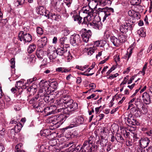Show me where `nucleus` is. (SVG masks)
<instances>
[{"instance_id":"1","label":"nucleus","mask_w":152,"mask_h":152,"mask_svg":"<svg viewBox=\"0 0 152 152\" xmlns=\"http://www.w3.org/2000/svg\"><path fill=\"white\" fill-rule=\"evenodd\" d=\"M92 137H90L88 140L85 141L82 147L79 145L72 151L73 152H92L93 150V140Z\"/></svg>"},{"instance_id":"2","label":"nucleus","mask_w":152,"mask_h":152,"mask_svg":"<svg viewBox=\"0 0 152 152\" xmlns=\"http://www.w3.org/2000/svg\"><path fill=\"white\" fill-rule=\"evenodd\" d=\"M78 108L77 103L74 102L73 100H70L68 102L66 107L64 109H60V111H62L64 114H71L74 113Z\"/></svg>"},{"instance_id":"3","label":"nucleus","mask_w":152,"mask_h":152,"mask_svg":"<svg viewBox=\"0 0 152 152\" xmlns=\"http://www.w3.org/2000/svg\"><path fill=\"white\" fill-rule=\"evenodd\" d=\"M44 83L45 85L42 86H44L45 85H48L49 87H46L47 90L48 92L49 93H50L51 92H53L55 89L56 88L58 85L57 82L55 81L51 82L50 80H49L48 81H41L40 84H42Z\"/></svg>"},{"instance_id":"4","label":"nucleus","mask_w":152,"mask_h":152,"mask_svg":"<svg viewBox=\"0 0 152 152\" xmlns=\"http://www.w3.org/2000/svg\"><path fill=\"white\" fill-rule=\"evenodd\" d=\"M72 124L66 127V129L71 128L73 127L77 126L83 123L84 119L83 117L81 116L75 117H72L70 118Z\"/></svg>"},{"instance_id":"5","label":"nucleus","mask_w":152,"mask_h":152,"mask_svg":"<svg viewBox=\"0 0 152 152\" xmlns=\"http://www.w3.org/2000/svg\"><path fill=\"white\" fill-rule=\"evenodd\" d=\"M18 39L20 41H23L24 43L30 42L32 39L31 36L29 34H24L23 31H20L18 34Z\"/></svg>"},{"instance_id":"6","label":"nucleus","mask_w":152,"mask_h":152,"mask_svg":"<svg viewBox=\"0 0 152 152\" xmlns=\"http://www.w3.org/2000/svg\"><path fill=\"white\" fill-rule=\"evenodd\" d=\"M64 46H60V48H58L56 50L58 55L60 56H63L65 57H67L68 59L72 58V56L71 55L69 51H67V48H64Z\"/></svg>"},{"instance_id":"7","label":"nucleus","mask_w":152,"mask_h":152,"mask_svg":"<svg viewBox=\"0 0 152 152\" xmlns=\"http://www.w3.org/2000/svg\"><path fill=\"white\" fill-rule=\"evenodd\" d=\"M70 42L73 46H78L81 42L80 36L78 34L72 35L70 38Z\"/></svg>"},{"instance_id":"8","label":"nucleus","mask_w":152,"mask_h":152,"mask_svg":"<svg viewBox=\"0 0 152 152\" xmlns=\"http://www.w3.org/2000/svg\"><path fill=\"white\" fill-rule=\"evenodd\" d=\"M126 120H127V122L131 126H138L140 125L138 121L134 118L132 114L129 113L127 115V117L125 118Z\"/></svg>"},{"instance_id":"9","label":"nucleus","mask_w":152,"mask_h":152,"mask_svg":"<svg viewBox=\"0 0 152 152\" xmlns=\"http://www.w3.org/2000/svg\"><path fill=\"white\" fill-rule=\"evenodd\" d=\"M103 9H100L99 10V14L100 15L103 17V20L104 21L106 18L110 15V12H113L114 10L113 8L107 7V11H103Z\"/></svg>"},{"instance_id":"10","label":"nucleus","mask_w":152,"mask_h":152,"mask_svg":"<svg viewBox=\"0 0 152 152\" xmlns=\"http://www.w3.org/2000/svg\"><path fill=\"white\" fill-rule=\"evenodd\" d=\"M92 32L90 30H87L86 29L84 31L82 32L81 36L83 38V41L86 42H87L89 39L92 35Z\"/></svg>"},{"instance_id":"11","label":"nucleus","mask_w":152,"mask_h":152,"mask_svg":"<svg viewBox=\"0 0 152 152\" xmlns=\"http://www.w3.org/2000/svg\"><path fill=\"white\" fill-rule=\"evenodd\" d=\"M61 99V98L57 100L54 103V106H55L57 108H59L57 109V111L58 112H62V111H60L59 110L60 109H64V107H66V105L64 103V100Z\"/></svg>"},{"instance_id":"12","label":"nucleus","mask_w":152,"mask_h":152,"mask_svg":"<svg viewBox=\"0 0 152 152\" xmlns=\"http://www.w3.org/2000/svg\"><path fill=\"white\" fill-rule=\"evenodd\" d=\"M133 26L129 23L125 24L121 26L120 27V30L122 33L124 32L126 33L128 31H131L133 29Z\"/></svg>"},{"instance_id":"13","label":"nucleus","mask_w":152,"mask_h":152,"mask_svg":"<svg viewBox=\"0 0 152 152\" xmlns=\"http://www.w3.org/2000/svg\"><path fill=\"white\" fill-rule=\"evenodd\" d=\"M33 107L36 108L37 111L39 112L42 113L45 107L43 102L40 101L39 102H37V104H32Z\"/></svg>"},{"instance_id":"14","label":"nucleus","mask_w":152,"mask_h":152,"mask_svg":"<svg viewBox=\"0 0 152 152\" xmlns=\"http://www.w3.org/2000/svg\"><path fill=\"white\" fill-rule=\"evenodd\" d=\"M143 102L146 104H149L151 103L150 96L147 92L144 93L142 96Z\"/></svg>"},{"instance_id":"15","label":"nucleus","mask_w":152,"mask_h":152,"mask_svg":"<svg viewBox=\"0 0 152 152\" xmlns=\"http://www.w3.org/2000/svg\"><path fill=\"white\" fill-rule=\"evenodd\" d=\"M141 2V0H132L130 1L131 5L134 6V7L136 8L137 11H140V9L142 7L140 5Z\"/></svg>"},{"instance_id":"16","label":"nucleus","mask_w":152,"mask_h":152,"mask_svg":"<svg viewBox=\"0 0 152 152\" xmlns=\"http://www.w3.org/2000/svg\"><path fill=\"white\" fill-rule=\"evenodd\" d=\"M150 142V140L148 138L141 139L140 140V145L142 148H145L147 147Z\"/></svg>"},{"instance_id":"17","label":"nucleus","mask_w":152,"mask_h":152,"mask_svg":"<svg viewBox=\"0 0 152 152\" xmlns=\"http://www.w3.org/2000/svg\"><path fill=\"white\" fill-rule=\"evenodd\" d=\"M91 7H89L88 6H85L83 7L82 11L84 13L88 14V15H92L93 16L94 10H93V8L90 9Z\"/></svg>"},{"instance_id":"18","label":"nucleus","mask_w":152,"mask_h":152,"mask_svg":"<svg viewBox=\"0 0 152 152\" xmlns=\"http://www.w3.org/2000/svg\"><path fill=\"white\" fill-rule=\"evenodd\" d=\"M57 116V124H62L66 120V116L64 115H56Z\"/></svg>"},{"instance_id":"19","label":"nucleus","mask_w":152,"mask_h":152,"mask_svg":"<svg viewBox=\"0 0 152 152\" xmlns=\"http://www.w3.org/2000/svg\"><path fill=\"white\" fill-rule=\"evenodd\" d=\"M47 42V38L46 37H43L38 42V46L41 48H44L46 45Z\"/></svg>"},{"instance_id":"20","label":"nucleus","mask_w":152,"mask_h":152,"mask_svg":"<svg viewBox=\"0 0 152 152\" xmlns=\"http://www.w3.org/2000/svg\"><path fill=\"white\" fill-rule=\"evenodd\" d=\"M46 86H45V88L42 89H40L38 92V96L41 97H43L45 96H46L49 93L47 91Z\"/></svg>"},{"instance_id":"21","label":"nucleus","mask_w":152,"mask_h":152,"mask_svg":"<svg viewBox=\"0 0 152 152\" xmlns=\"http://www.w3.org/2000/svg\"><path fill=\"white\" fill-rule=\"evenodd\" d=\"M91 1H93L91 4H90L89 7H91L93 9L96 8L99 4L102 5V0H91Z\"/></svg>"},{"instance_id":"22","label":"nucleus","mask_w":152,"mask_h":152,"mask_svg":"<svg viewBox=\"0 0 152 152\" xmlns=\"http://www.w3.org/2000/svg\"><path fill=\"white\" fill-rule=\"evenodd\" d=\"M110 40L111 42L115 46L117 47L120 44L118 38L114 36H111L110 37Z\"/></svg>"},{"instance_id":"23","label":"nucleus","mask_w":152,"mask_h":152,"mask_svg":"<svg viewBox=\"0 0 152 152\" xmlns=\"http://www.w3.org/2000/svg\"><path fill=\"white\" fill-rule=\"evenodd\" d=\"M67 38L66 37H62L60 39V42L61 44L60 46L63 47L64 46V48H68L69 47V45L66 44Z\"/></svg>"},{"instance_id":"24","label":"nucleus","mask_w":152,"mask_h":152,"mask_svg":"<svg viewBox=\"0 0 152 152\" xmlns=\"http://www.w3.org/2000/svg\"><path fill=\"white\" fill-rule=\"evenodd\" d=\"M23 126V125L20 122L18 124H17L15 126L14 129H11V131L12 132H15L18 133L20 131Z\"/></svg>"},{"instance_id":"25","label":"nucleus","mask_w":152,"mask_h":152,"mask_svg":"<svg viewBox=\"0 0 152 152\" xmlns=\"http://www.w3.org/2000/svg\"><path fill=\"white\" fill-rule=\"evenodd\" d=\"M92 15H88L86 17H84L83 19V22L82 23V24H87L88 25H89V22L92 19Z\"/></svg>"},{"instance_id":"26","label":"nucleus","mask_w":152,"mask_h":152,"mask_svg":"<svg viewBox=\"0 0 152 152\" xmlns=\"http://www.w3.org/2000/svg\"><path fill=\"white\" fill-rule=\"evenodd\" d=\"M118 37L120 44L124 42L126 40V36L122 33H119L118 35Z\"/></svg>"},{"instance_id":"27","label":"nucleus","mask_w":152,"mask_h":152,"mask_svg":"<svg viewBox=\"0 0 152 152\" xmlns=\"http://www.w3.org/2000/svg\"><path fill=\"white\" fill-rule=\"evenodd\" d=\"M45 10L44 7L42 6L38 7L36 8V11L37 13L40 15H43Z\"/></svg>"},{"instance_id":"28","label":"nucleus","mask_w":152,"mask_h":152,"mask_svg":"<svg viewBox=\"0 0 152 152\" xmlns=\"http://www.w3.org/2000/svg\"><path fill=\"white\" fill-rule=\"evenodd\" d=\"M96 49L95 47L87 48L85 49V51H87L88 55L91 56L94 52L95 51Z\"/></svg>"},{"instance_id":"29","label":"nucleus","mask_w":152,"mask_h":152,"mask_svg":"<svg viewBox=\"0 0 152 152\" xmlns=\"http://www.w3.org/2000/svg\"><path fill=\"white\" fill-rule=\"evenodd\" d=\"M50 16V19L57 21H59L61 17L59 15L55 13H52Z\"/></svg>"},{"instance_id":"30","label":"nucleus","mask_w":152,"mask_h":152,"mask_svg":"<svg viewBox=\"0 0 152 152\" xmlns=\"http://www.w3.org/2000/svg\"><path fill=\"white\" fill-rule=\"evenodd\" d=\"M132 49L131 48H129L127 49V53L125 56H124V58L126 59L127 58V60L128 61L132 55Z\"/></svg>"},{"instance_id":"31","label":"nucleus","mask_w":152,"mask_h":152,"mask_svg":"<svg viewBox=\"0 0 152 152\" xmlns=\"http://www.w3.org/2000/svg\"><path fill=\"white\" fill-rule=\"evenodd\" d=\"M100 142V145L103 147L106 146L108 142V140L104 137L103 136H101Z\"/></svg>"},{"instance_id":"32","label":"nucleus","mask_w":152,"mask_h":152,"mask_svg":"<svg viewBox=\"0 0 152 152\" xmlns=\"http://www.w3.org/2000/svg\"><path fill=\"white\" fill-rule=\"evenodd\" d=\"M57 55L58 54L56 51L53 52H51L50 53L48 54V56L50 59L51 60L55 59Z\"/></svg>"},{"instance_id":"33","label":"nucleus","mask_w":152,"mask_h":152,"mask_svg":"<svg viewBox=\"0 0 152 152\" xmlns=\"http://www.w3.org/2000/svg\"><path fill=\"white\" fill-rule=\"evenodd\" d=\"M49 109V113H50V115L52 114H54L56 113L57 111L56 107L55 106L51 105L50 107H48Z\"/></svg>"},{"instance_id":"34","label":"nucleus","mask_w":152,"mask_h":152,"mask_svg":"<svg viewBox=\"0 0 152 152\" xmlns=\"http://www.w3.org/2000/svg\"><path fill=\"white\" fill-rule=\"evenodd\" d=\"M40 134L43 136L47 137L51 134L50 132L48 129H45L40 132Z\"/></svg>"},{"instance_id":"35","label":"nucleus","mask_w":152,"mask_h":152,"mask_svg":"<svg viewBox=\"0 0 152 152\" xmlns=\"http://www.w3.org/2000/svg\"><path fill=\"white\" fill-rule=\"evenodd\" d=\"M36 48V46L34 44H32L28 47L27 49L28 52L29 53H31L33 52Z\"/></svg>"},{"instance_id":"36","label":"nucleus","mask_w":152,"mask_h":152,"mask_svg":"<svg viewBox=\"0 0 152 152\" xmlns=\"http://www.w3.org/2000/svg\"><path fill=\"white\" fill-rule=\"evenodd\" d=\"M61 99L64 100V102L65 104L66 105L67 104L68 102H69L70 100H72V99H70V98L69 97V96L66 95H63V96H62L61 98Z\"/></svg>"},{"instance_id":"37","label":"nucleus","mask_w":152,"mask_h":152,"mask_svg":"<svg viewBox=\"0 0 152 152\" xmlns=\"http://www.w3.org/2000/svg\"><path fill=\"white\" fill-rule=\"evenodd\" d=\"M36 55L39 58L42 59L44 55V51L42 50H38L36 52Z\"/></svg>"},{"instance_id":"38","label":"nucleus","mask_w":152,"mask_h":152,"mask_svg":"<svg viewBox=\"0 0 152 152\" xmlns=\"http://www.w3.org/2000/svg\"><path fill=\"white\" fill-rule=\"evenodd\" d=\"M73 18L75 21H77L79 23H80L82 22L81 20L82 18L79 15H73Z\"/></svg>"},{"instance_id":"39","label":"nucleus","mask_w":152,"mask_h":152,"mask_svg":"<svg viewBox=\"0 0 152 152\" xmlns=\"http://www.w3.org/2000/svg\"><path fill=\"white\" fill-rule=\"evenodd\" d=\"M36 80L37 78L36 77H34L32 78H31L28 80L27 82L25 83V86H23V88H26V86H28L26 85H29L32 83L33 81H36Z\"/></svg>"},{"instance_id":"40","label":"nucleus","mask_w":152,"mask_h":152,"mask_svg":"<svg viewBox=\"0 0 152 152\" xmlns=\"http://www.w3.org/2000/svg\"><path fill=\"white\" fill-rule=\"evenodd\" d=\"M38 99L39 98L37 97V96L35 97V98H33L31 100L29 101V103L30 104H37V102H40L39 101V99Z\"/></svg>"},{"instance_id":"41","label":"nucleus","mask_w":152,"mask_h":152,"mask_svg":"<svg viewBox=\"0 0 152 152\" xmlns=\"http://www.w3.org/2000/svg\"><path fill=\"white\" fill-rule=\"evenodd\" d=\"M23 92L22 88L18 89V90L15 95V96L18 99L21 98V95Z\"/></svg>"},{"instance_id":"42","label":"nucleus","mask_w":152,"mask_h":152,"mask_svg":"<svg viewBox=\"0 0 152 152\" xmlns=\"http://www.w3.org/2000/svg\"><path fill=\"white\" fill-rule=\"evenodd\" d=\"M98 23V22H92L89 23V24L90 26H92L93 28L99 29V25Z\"/></svg>"},{"instance_id":"43","label":"nucleus","mask_w":152,"mask_h":152,"mask_svg":"<svg viewBox=\"0 0 152 152\" xmlns=\"http://www.w3.org/2000/svg\"><path fill=\"white\" fill-rule=\"evenodd\" d=\"M115 139L118 142V140L122 141V142L124 141V139L120 134H117L115 137Z\"/></svg>"},{"instance_id":"44","label":"nucleus","mask_w":152,"mask_h":152,"mask_svg":"<svg viewBox=\"0 0 152 152\" xmlns=\"http://www.w3.org/2000/svg\"><path fill=\"white\" fill-rule=\"evenodd\" d=\"M15 2V5L18 6L19 5H22L25 3V0H16Z\"/></svg>"},{"instance_id":"45","label":"nucleus","mask_w":152,"mask_h":152,"mask_svg":"<svg viewBox=\"0 0 152 152\" xmlns=\"http://www.w3.org/2000/svg\"><path fill=\"white\" fill-rule=\"evenodd\" d=\"M57 4L56 5V7L58 8V11H61V8L63 7V3L61 2L60 1H58L56 2Z\"/></svg>"},{"instance_id":"46","label":"nucleus","mask_w":152,"mask_h":152,"mask_svg":"<svg viewBox=\"0 0 152 152\" xmlns=\"http://www.w3.org/2000/svg\"><path fill=\"white\" fill-rule=\"evenodd\" d=\"M50 120L52 122L53 124H57V116L56 115H54L51 118H50Z\"/></svg>"},{"instance_id":"47","label":"nucleus","mask_w":152,"mask_h":152,"mask_svg":"<svg viewBox=\"0 0 152 152\" xmlns=\"http://www.w3.org/2000/svg\"><path fill=\"white\" fill-rule=\"evenodd\" d=\"M141 113L143 114H146L148 112V109L145 106L143 105L141 110Z\"/></svg>"},{"instance_id":"48","label":"nucleus","mask_w":152,"mask_h":152,"mask_svg":"<svg viewBox=\"0 0 152 152\" xmlns=\"http://www.w3.org/2000/svg\"><path fill=\"white\" fill-rule=\"evenodd\" d=\"M137 33L140 36L142 37H144L146 36L145 32L142 29L138 30Z\"/></svg>"},{"instance_id":"49","label":"nucleus","mask_w":152,"mask_h":152,"mask_svg":"<svg viewBox=\"0 0 152 152\" xmlns=\"http://www.w3.org/2000/svg\"><path fill=\"white\" fill-rule=\"evenodd\" d=\"M140 16L139 15V13L135 11V13L134 14L132 17L134 18V20L136 19L138 20L140 18Z\"/></svg>"},{"instance_id":"50","label":"nucleus","mask_w":152,"mask_h":152,"mask_svg":"<svg viewBox=\"0 0 152 152\" xmlns=\"http://www.w3.org/2000/svg\"><path fill=\"white\" fill-rule=\"evenodd\" d=\"M43 15H44L45 16L48 18L49 19L50 18V14H52L51 13H50L47 10H45L44 12Z\"/></svg>"},{"instance_id":"51","label":"nucleus","mask_w":152,"mask_h":152,"mask_svg":"<svg viewBox=\"0 0 152 152\" xmlns=\"http://www.w3.org/2000/svg\"><path fill=\"white\" fill-rule=\"evenodd\" d=\"M16 84V87L18 88V89H20L22 88V87L23 86V83L21 81H18L17 82Z\"/></svg>"},{"instance_id":"52","label":"nucleus","mask_w":152,"mask_h":152,"mask_svg":"<svg viewBox=\"0 0 152 152\" xmlns=\"http://www.w3.org/2000/svg\"><path fill=\"white\" fill-rule=\"evenodd\" d=\"M83 4L86 6L89 7L90 4H91L93 1H91V0H83Z\"/></svg>"},{"instance_id":"53","label":"nucleus","mask_w":152,"mask_h":152,"mask_svg":"<svg viewBox=\"0 0 152 152\" xmlns=\"http://www.w3.org/2000/svg\"><path fill=\"white\" fill-rule=\"evenodd\" d=\"M56 50H55V49L54 47L53 46H50L48 48V54L49 53H50L51 52H53L56 51Z\"/></svg>"},{"instance_id":"54","label":"nucleus","mask_w":152,"mask_h":152,"mask_svg":"<svg viewBox=\"0 0 152 152\" xmlns=\"http://www.w3.org/2000/svg\"><path fill=\"white\" fill-rule=\"evenodd\" d=\"M37 32L38 34L41 35L43 34V31L42 28L38 27L37 28Z\"/></svg>"},{"instance_id":"55","label":"nucleus","mask_w":152,"mask_h":152,"mask_svg":"<svg viewBox=\"0 0 152 152\" xmlns=\"http://www.w3.org/2000/svg\"><path fill=\"white\" fill-rule=\"evenodd\" d=\"M63 34L64 36H67L70 33V31L68 28H65L62 31Z\"/></svg>"},{"instance_id":"56","label":"nucleus","mask_w":152,"mask_h":152,"mask_svg":"<svg viewBox=\"0 0 152 152\" xmlns=\"http://www.w3.org/2000/svg\"><path fill=\"white\" fill-rule=\"evenodd\" d=\"M49 144L51 146H55L56 144V139H53L49 142Z\"/></svg>"},{"instance_id":"57","label":"nucleus","mask_w":152,"mask_h":152,"mask_svg":"<svg viewBox=\"0 0 152 152\" xmlns=\"http://www.w3.org/2000/svg\"><path fill=\"white\" fill-rule=\"evenodd\" d=\"M10 63L11 65V67L12 68L14 69L15 67V61L14 58H12L10 60Z\"/></svg>"},{"instance_id":"58","label":"nucleus","mask_w":152,"mask_h":152,"mask_svg":"<svg viewBox=\"0 0 152 152\" xmlns=\"http://www.w3.org/2000/svg\"><path fill=\"white\" fill-rule=\"evenodd\" d=\"M148 63L147 62L145 63V64L144 66L141 71H140L141 73H143V75H144L145 74V71L146 70L147 66Z\"/></svg>"},{"instance_id":"59","label":"nucleus","mask_w":152,"mask_h":152,"mask_svg":"<svg viewBox=\"0 0 152 152\" xmlns=\"http://www.w3.org/2000/svg\"><path fill=\"white\" fill-rule=\"evenodd\" d=\"M64 3L68 7H70L71 4L72 3V0H64Z\"/></svg>"},{"instance_id":"60","label":"nucleus","mask_w":152,"mask_h":152,"mask_svg":"<svg viewBox=\"0 0 152 152\" xmlns=\"http://www.w3.org/2000/svg\"><path fill=\"white\" fill-rule=\"evenodd\" d=\"M22 145L21 143H19L15 147V149L16 150V152L17 151H20V150H21Z\"/></svg>"},{"instance_id":"61","label":"nucleus","mask_w":152,"mask_h":152,"mask_svg":"<svg viewBox=\"0 0 152 152\" xmlns=\"http://www.w3.org/2000/svg\"><path fill=\"white\" fill-rule=\"evenodd\" d=\"M135 104L136 105L137 108L139 109V108H138V107L139 105H140L141 104V102H140V99L137 98L136 99L135 102Z\"/></svg>"},{"instance_id":"62","label":"nucleus","mask_w":152,"mask_h":152,"mask_svg":"<svg viewBox=\"0 0 152 152\" xmlns=\"http://www.w3.org/2000/svg\"><path fill=\"white\" fill-rule=\"evenodd\" d=\"M27 94V93H26L23 92V91L21 95V98L20 99L21 100H25V99L26 98Z\"/></svg>"},{"instance_id":"63","label":"nucleus","mask_w":152,"mask_h":152,"mask_svg":"<svg viewBox=\"0 0 152 152\" xmlns=\"http://www.w3.org/2000/svg\"><path fill=\"white\" fill-rule=\"evenodd\" d=\"M135 22V21H134V19H133L132 20L131 19L128 20H126V23L127 24L129 23L131 25H132V26H133V27L134 26L133 23H134Z\"/></svg>"},{"instance_id":"64","label":"nucleus","mask_w":152,"mask_h":152,"mask_svg":"<svg viewBox=\"0 0 152 152\" xmlns=\"http://www.w3.org/2000/svg\"><path fill=\"white\" fill-rule=\"evenodd\" d=\"M49 93H48V95H46V96H45L43 98V99L45 102L47 103L48 102L49 97H50L49 96Z\"/></svg>"}]
</instances>
